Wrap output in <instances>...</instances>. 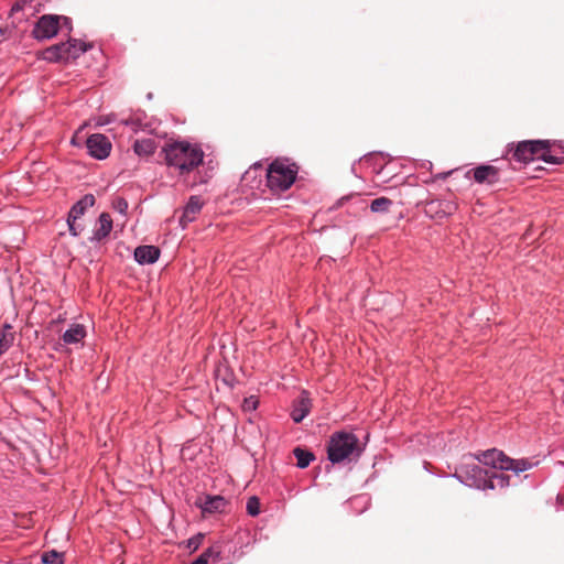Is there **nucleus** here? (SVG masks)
<instances>
[{
    "label": "nucleus",
    "mask_w": 564,
    "mask_h": 564,
    "mask_svg": "<svg viewBox=\"0 0 564 564\" xmlns=\"http://www.w3.org/2000/svg\"><path fill=\"white\" fill-rule=\"evenodd\" d=\"M491 466L495 469L511 470L516 475L532 467L527 459H512L496 448L481 452L476 456H468L456 468L458 478L470 487L484 488L487 485L488 470H484L476 462Z\"/></svg>",
    "instance_id": "1"
},
{
    "label": "nucleus",
    "mask_w": 564,
    "mask_h": 564,
    "mask_svg": "<svg viewBox=\"0 0 564 564\" xmlns=\"http://www.w3.org/2000/svg\"><path fill=\"white\" fill-rule=\"evenodd\" d=\"M162 153L166 165L175 169L180 175L191 173L203 163L204 159V152L198 145L185 141L165 144Z\"/></svg>",
    "instance_id": "2"
},
{
    "label": "nucleus",
    "mask_w": 564,
    "mask_h": 564,
    "mask_svg": "<svg viewBox=\"0 0 564 564\" xmlns=\"http://www.w3.org/2000/svg\"><path fill=\"white\" fill-rule=\"evenodd\" d=\"M361 451L359 440L352 433L336 432L328 440L327 456L333 464L359 457Z\"/></svg>",
    "instance_id": "3"
},
{
    "label": "nucleus",
    "mask_w": 564,
    "mask_h": 564,
    "mask_svg": "<svg viewBox=\"0 0 564 564\" xmlns=\"http://www.w3.org/2000/svg\"><path fill=\"white\" fill-rule=\"evenodd\" d=\"M89 47L90 45L87 43L79 42L77 40H69L65 43L47 47L43 51V59L51 63L75 59Z\"/></svg>",
    "instance_id": "4"
},
{
    "label": "nucleus",
    "mask_w": 564,
    "mask_h": 564,
    "mask_svg": "<svg viewBox=\"0 0 564 564\" xmlns=\"http://www.w3.org/2000/svg\"><path fill=\"white\" fill-rule=\"evenodd\" d=\"M296 171L284 162L275 160L267 172V183L271 191L283 192L294 183Z\"/></svg>",
    "instance_id": "5"
},
{
    "label": "nucleus",
    "mask_w": 564,
    "mask_h": 564,
    "mask_svg": "<svg viewBox=\"0 0 564 564\" xmlns=\"http://www.w3.org/2000/svg\"><path fill=\"white\" fill-rule=\"evenodd\" d=\"M554 142L550 140H528L519 142L514 150H510L511 158L518 162L528 163L535 156L539 158L540 153L549 150Z\"/></svg>",
    "instance_id": "6"
},
{
    "label": "nucleus",
    "mask_w": 564,
    "mask_h": 564,
    "mask_svg": "<svg viewBox=\"0 0 564 564\" xmlns=\"http://www.w3.org/2000/svg\"><path fill=\"white\" fill-rule=\"evenodd\" d=\"M59 20H61V17H58V15H52V14L42 15L33 29L34 37L37 40H45V39H51V37L55 36L59 29ZM62 20L65 23L68 22V18H66V17H63Z\"/></svg>",
    "instance_id": "7"
},
{
    "label": "nucleus",
    "mask_w": 564,
    "mask_h": 564,
    "mask_svg": "<svg viewBox=\"0 0 564 564\" xmlns=\"http://www.w3.org/2000/svg\"><path fill=\"white\" fill-rule=\"evenodd\" d=\"M89 154L98 160L106 159L111 150V143L104 134H91L86 142Z\"/></svg>",
    "instance_id": "8"
},
{
    "label": "nucleus",
    "mask_w": 564,
    "mask_h": 564,
    "mask_svg": "<svg viewBox=\"0 0 564 564\" xmlns=\"http://www.w3.org/2000/svg\"><path fill=\"white\" fill-rule=\"evenodd\" d=\"M195 505L202 509L203 513L224 512L228 501L223 496H205L196 500Z\"/></svg>",
    "instance_id": "9"
},
{
    "label": "nucleus",
    "mask_w": 564,
    "mask_h": 564,
    "mask_svg": "<svg viewBox=\"0 0 564 564\" xmlns=\"http://www.w3.org/2000/svg\"><path fill=\"white\" fill-rule=\"evenodd\" d=\"M203 205L204 202L199 196H191L180 219L181 225L185 227L188 223L195 220L196 216L200 213Z\"/></svg>",
    "instance_id": "10"
},
{
    "label": "nucleus",
    "mask_w": 564,
    "mask_h": 564,
    "mask_svg": "<svg viewBox=\"0 0 564 564\" xmlns=\"http://www.w3.org/2000/svg\"><path fill=\"white\" fill-rule=\"evenodd\" d=\"M160 257V249L154 246H140L134 250V259L140 264L154 263Z\"/></svg>",
    "instance_id": "11"
},
{
    "label": "nucleus",
    "mask_w": 564,
    "mask_h": 564,
    "mask_svg": "<svg viewBox=\"0 0 564 564\" xmlns=\"http://www.w3.org/2000/svg\"><path fill=\"white\" fill-rule=\"evenodd\" d=\"M474 171V178L477 183H496L498 181V169L494 165H480Z\"/></svg>",
    "instance_id": "12"
},
{
    "label": "nucleus",
    "mask_w": 564,
    "mask_h": 564,
    "mask_svg": "<svg viewBox=\"0 0 564 564\" xmlns=\"http://www.w3.org/2000/svg\"><path fill=\"white\" fill-rule=\"evenodd\" d=\"M216 377L221 379L223 382L227 386H234L236 378L232 370L229 368L228 360L226 357H223L215 369Z\"/></svg>",
    "instance_id": "13"
},
{
    "label": "nucleus",
    "mask_w": 564,
    "mask_h": 564,
    "mask_svg": "<svg viewBox=\"0 0 564 564\" xmlns=\"http://www.w3.org/2000/svg\"><path fill=\"white\" fill-rule=\"evenodd\" d=\"M112 229V219L108 213H102L98 219V227L94 232V240H102L106 238Z\"/></svg>",
    "instance_id": "14"
},
{
    "label": "nucleus",
    "mask_w": 564,
    "mask_h": 564,
    "mask_svg": "<svg viewBox=\"0 0 564 564\" xmlns=\"http://www.w3.org/2000/svg\"><path fill=\"white\" fill-rule=\"evenodd\" d=\"M95 197L91 194L85 195L80 200H78L69 210L68 218L79 219L80 216L84 215L85 210L88 207L94 206Z\"/></svg>",
    "instance_id": "15"
},
{
    "label": "nucleus",
    "mask_w": 564,
    "mask_h": 564,
    "mask_svg": "<svg viewBox=\"0 0 564 564\" xmlns=\"http://www.w3.org/2000/svg\"><path fill=\"white\" fill-rule=\"evenodd\" d=\"M310 410L311 401L307 398L306 392H302L301 399L297 401L292 411V419L294 420V422L299 423L308 414Z\"/></svg>",
    "instance_id": "16"
},
{
    "label": "nucleus",
    "mask_w": 564,
    "mask_h": 564,
    "mask_svg": "<svg viewBox=\"0 0 564 564\" xmlns=\"http://www.w3.org/2000/svg\"><path fill=\"white\" fill-rule=\"evenodd\" d=\"M510 485V477L503 473L488 471L485 489L506 488Z\"/></svg>",
    "instance_id": "17"
},
{
    "label": "nucleus",
    "mask_w": 564,
    "mask_h": 564,
    "mask_svg": "<svg viewBox=\"0 0 564 564\" xmlns=\"http://www.w3.org/2000/svg\"><path fill=\"white\" fill-rule=\"evenodd\" d=\"M86 336V329L80 324H73L63 335L65 344H76Z\"/></svg>",
    "instance_id": "18"
},
{
    "label": "nucleus",
    "mask_w": 564,
    "mask_h": 564,
    "mask_svg": "<svg viewBox=\"0 0 564 564\" xmlns=\"http://www.w3.org/2000/svg\"><path fill=\"white\" fill-rule=\"evenodd\" d=\"M14 338L15 332L13 330L12 326L8 324L4 325L0 329V352H4L11 347L14 341Z\"/></svg>",
    "instance_id": "19"
},
{
    "label": "nucleus",
    "mask_w": 564,
    "mask_h": 564,
    "mask_svg": "<svg viewBox=\"0 0 564 564\" xmlns=\"http://www.w3.org/2000/svg\"><path fill=\"white\" fill-rule=\"evenodd\" d=\"M133 149L138 155H150L155 151V142L152 139L137 140Z\"/></svg>",
    "instance_id": "20"
},
{
    "label": "nucleus",
    "mask_w": 564,
    "mask_h": 564,
    "mask_svg": "<svg viewBox=\"0 0 564 564\" xmlns=\"http://www.w3.org/2000/svg\"><path fill=\"white\" fill-rule=\"evenodd\" d=\"M293 454L296 457V465L300 468H306L315 458L313 453L302 449L300 447L294 448Z\"/></svg>",
    "instance_id": "21"
},
{
    "label": "nucleus",
    "mask_w": 564,
    "mask_h": 564,
    "mask_svg": "<svg viewBox=\"0 0 564 564\" xmlns=\"http://www.w3.org/2000/svg\"><path fill=\"white\" fill-rule=\"evenodd\" d=\"M393 202L387 197H378L370 204V209L373 213H388Z\"/></svg>",
    "instance_id": "22"
},
{
    "label": "nucleus",
    "mask_w": 564,
    "mask_h": 564,
    "mask_svg": "<svg viewBox=\"0 0 564 564\" xmlns=\"http://www.w3.org/2000/svg\"><path fill=\"white\" fill-rule=\"evenodd\" d=\"M219 555V550H216L215 547H208L192 564H208L210 557L218 560Z\"/></svg>",
    "instance_id": "23"
},
{
    "label": "nucleus",
    "mask_w": 564,
    "mask_h": 564,
    "mask_svg": "<svg viewBox=\"0 0 564 564\" xmlns=\"http://www.w3.org/2000/svg\"><path fill=\"white\" fill-rule=\"evenodd\" d=\"M62 553L50 551L42 554V562L44 564H63Z\"/></svg>",
    "instance_id": "24"
},
{
    "label": "nucleus",
    "mask_w": 564,
    "mask_h": 564,
    "mask_svg": "<svg viewBox=\"0 0 564 564\" xmlns=\"http://www.w3.org/2000/svg\"><path fill=\"white\" fill-rule=\"evenodd\" d=\"M247 512L251 516V517H256L260 513V501L258 499V497L256 496H252L248 499L247 501Z\"/></svg>",
    "instance_id": "25"
},
{
    "label": "nucleus",
    "mask_w": 564,
    "mask_h": 564,
    "mask_svg": "<svg viewBox=\"0 0 564 564\" xmlns=\"http://www.w3.org/2000/svg\"><path fill=\"white\" fill-rule=\"evenodd\" d=\"M258 403H259V401H258L257 397L250 395V397H248V398H246L243 400V402H242V410L245 412L254 411L257 409V406H258Z\"/></svg>",
    "instance_id": "26"
},
{
    "label": "nucleus",
    "mask_w": 564,
    "mask_h": 564,
    "mask_svg": "<svg viewBox=\"0 0 564 564\" xmlns=\"http://www.w3.org/2000/svg\"><path fill=\"white\" fill-rule=\"evenodd\" d=\"M67 224L73 236H78L84 229V226L77 219L68 218Z\"/></svg>",
    "instance_id": "27"
},
{
    "label": "nucleus",
    "mask_w": 564,
    "mask_h": 564,
    "mask_svg": "<svg viewBox=\"0 0 564 564\" xmlns=\"http://www.w3.org/2000/svg\"><path fill=\"white\" fill-rule=\"evenodd\" d=\"M539 159H542L546 163L551 164H561L563 159L558 156H554L547 152V150H544L540 153Z\"/></svg>",
    "instance_id": "28"
},
{
    "label": "nucleus",
    "mask_w": 564,
    "mask_h": 564,
    "mask_svg": "<svg viewBox=\"0 0 564 564\" xmlns=\"http://www.w3.org/2000/svg\"><path fill=\"white\" fill-rule=\"evenodd\" d=\"M112 206L116 210L121 214H124L128 209V203L124 198L118 197L113 200Z\"/></svg>",
    "instance_id": "29"
}]
</instances>
